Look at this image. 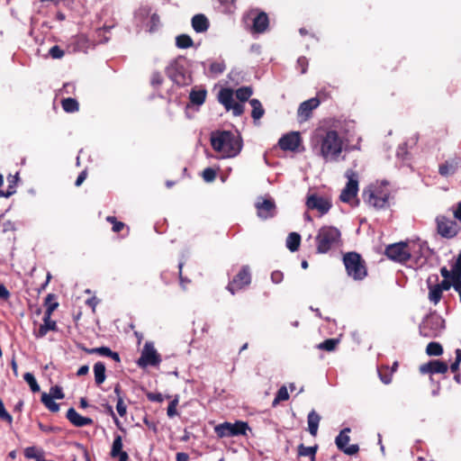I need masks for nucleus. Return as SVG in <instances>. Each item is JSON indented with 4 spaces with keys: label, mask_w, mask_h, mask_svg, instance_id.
Masks as SVG:
<instances>
[{
    "label": "nucleus",
    "mask_w": 461,
    "mask_h": 461,
    "mask_svg": "<svg viewBox=\"0 0 461 461\" xmlns=\"http://www.w3.org/2000/svg\"><path fill=\"white\" fill-rule=\"evenodd\" d=\"M211 144L215 151L221 153L223 158L237 156L242 148L240 136L228 131L212 133Z\"/></svg>",
    "instance_id": "obj_1"
},
{
    "label": "nucleus",
    "mask_w": 461,
    "mask_h": 461,
    "mask_svg": "<svg viewBox=\"0 0 461 461\" xmlns=\"http://www.w3.org/2000/svg\"><path fill=\"white\" fill-rule=\"evenodd\" d=\"M340 231L331 226H324L319 230L316 236L318 253H327L333 246L339 243Z\"/></svg>",
    "instance_id": "obj_2"
},
{
    "label": "nucleus",
    "mask_w": 461,
    "mask_h": 461,
    "mask_svg": "<svg viewBox=\"0 0 461 461\" xmlns=\"http://www.w3.org/2000/svg\"><path fill=\"white\" fill-rule=\"evenodd\" d=\"M342 151V141L335 131H330L321 140V154L326 160H337Z\"/></svg>",
    "instance_id": "obj_3"
},
{
    "label": "nucleus",
    "mask_w": 461,
    "mask_h": 461,
    "mask_svg": "<svg viewBox=\"0 0 461 461\" xmlns=\"http://www.w3.org/2000/svg\"><path fill=\"white\" fill-rule=\"evenodd\" d=\"M343 262L348 275L355 280H361L366 276V269L359 254L348 252L344 256Z\"/></svg>",
    "instance_id": "obj_4"
},
{
    "label": "nucleus",
    "mask_w": 461,
    "mask_h": 461,
    "mask_svg": "<svg viewBox=\"0 0 461 461\" xmlns=\"http://www.w3.org/2000/svg\"><path fill=\"white\" fill-rule=\"evenodd\" d=\"M249 429V424L241 420H238L235 423L226 421L214 427V431L219 438L246 435Z\"/></svg>",
    "instance_id": "obj_5"
},
{
    "label": "nucleus",
    "mask_w": 461,
    "mask_h": 461,
    "mask_svg": "<svg viewBox=\"0 0 461 461\" xmlns=\"http://www.w3.org/2000/svg\"><path fill=\"white\" fill-rule=\"evenodd\" d=\"M160 362V355L154 348L153 343L146 342L141 350L140 357L137 360V365L140 367L145 368L148 366H158Z\"/></svg>",
    "instance_id": "obj_6"
},
{
    "label": "nucleus",
    "mask_w": 461,
    "mask_h": 461,
    "mask_svg": "<svg viewBox=\"0 0 461 461\" xmlns=\"http://www.w3.org/2000/svg\"><path fill=\"white\" fill-rule=\"evenodd\" d=\"M346 177L348 179L346 186L340 194V200L344 203H350L358 191V176L356 172L351 169L346 171Z\"/></svg>",
    "instance_id": "obj_7"
},
{
    "label": "nucleus",
    "mask_w": 461,
    "mask_h": 461,
    "mask_svg": "<svg viewBox=\"0 0 461 461\" xmlns=\"http://www.w3.org/2000/svg\"><path fill=\"white\" fill-rule=\"evenodd\" d=\"M365 203L375 209H383L387 205L388 194L380 190H374L371 187L363 192Z\"/></svg>",
    "instance_id": "obj_8"
},
{
    "label": "nucleus",
    "mask_w": 461,
    "mask_h": 461,
    "mask_svg": "<svg viewBox=\"0 0 461 461\" xmlns=\"http://www.w3.org/2000/svg\"><path fill=\"white\" fill-rule=\"evenodd\" d=\"M385 254L389 258L398 262H406L411 258V253L405 242L389 245L385 249Z\"/></svg>",
    "instance_id": "obj_9"
},
{
    "label": "nucleus",
    "mask_w": 461,
    "mask_h": 461,
    "mask_svg": "<svg viewBox=\"0 0 461 461\" xmlns=\"http://www.w3.org/2000/svg\"><path fill=\"white\" fill-rule=\"evenodd\" d=\"M218 99L227 111L232 110L235 116H239L243 113V105L239 103H234L233 91L231 89H221L219 93Z\"/></svg>",
    "instance_id": "obj_10"
},
{
    "label": "nucleus",
    "mask_w": 461,
    "mask_h": 461,
    "mask_svg": "<svg viewBox=\"0 0 461 461\" xmlns=\"http://www.w3.org/2000/svg\"><path fill=\"white\" fill-rule=\"evenodd\" d=\"M438 232L444 238L451 239L456 236L459 230L457 223L451 221L445 216H438L437 218Z\"/></svg>",
    "instance_id": "obj_11"
},
{
    "label": "nucleus",
    "mask_w": 461,
    "mask_h": 461,
    "mask_svg": "<svg viewBox=\"0 0 461 461\" xmlns=\"http://www.w3.org/2000/svg\"><path fill=\"white\" fill-rule=\"evenodd\" d=\"M350 432L349 428H346L340 431L339 436H337L335 439V443L337 447L343 451L345 454L348 456L355 455L358 452L359 447L357 445H349L348 446V443L350 440V438L348 436V433Z\"/></svg>",
    "instance_id": "obj_12"
},
{
    "label": "nucleus",
    "mask_w": 461,
    "mask_h": 461,
    "mask_svg": "<svg viewBox=\"0 0 461 461\" xmlns=\"http://www.w3.org/2000/svg\"><path fill=\"white\" fill-rule=\"evenodd\" d=\"M306 206L310 210L318 211L322 215L330 211L331 203L328 198L313 194L307 197Z\"/></svg>",
    "instance_id": "obj_13"
},
{
    "label": "nucleus",
    "mask_w": 461,
    "mask_h": 461,
    "mask_svg": "<svg viewBox=\"0 0 461 461\" xmlns=\"http://www.w3.org/2000/svg\"><path fill=\"white\" fill-rule=\"evenodd\" d=\"M251 277L248 267H244L234 277L233 281L228 285L229 291L233 294L235 290L241 289L250 284Z\"/></svg>",
    "instance_id": "obj_14"
},
{
    "label": "nucleus",
    "mask_w": 461,
    "mask_h": 461,
    "mask_svg": "<svg viewBox=\"0 0 461 461\" xmlns=\"http://www.w3.org/2000/svg\"><path fill=\"white\" fill-rule=\"evenodd\" d=\"M301 140L298 132H291L284 135L278 141L283 150H295L300 145Z\"/></svg>",
    "instance_id": "obj_15"
},
{
    "label": "nucleus",
    "mask_w": 461,
    "mask_h": 461,
    "mask_svg": "<svg viewBox=\"0 0 461 461\" xmlns=\"http://www.w3.org/2000/svg\"><path fill=\"white\" fill-rule=\"evenodd\" d=\"M447 365L440 360H432L420 366L421 374H445L447 371Z\"/></svg>",
    "instance_id": "obj_16"
},
{
    "label": "nucleus",
    "mask_w": 461,
    "mask_h": 461,
    "mask_svg": "<svg viewBox=\"0 0 461 461\" xmlns=\"http://www.w3.org/2000/svg\"><path fill=\"white\" fill-rule=\"evenodd\" d=\"M258 217L267 219L274 215L275 203L268 199L258 200L256 203Z\"/></svg>",
    "instance_id": "obj_17"
},
{
    "label": "nucleus",
    "mask_w": 461,
    "mask_h": 461,
    "mask_svg": "<svg viewBox=\"0 0 461 461\" xmlns=\"http://www.w3.org/2000/svg\"><path fill=\"white\" fill-rule=\"evenodd\" d=\"M320 104L318 98H311L307 101L303 102L297 111V114L303 121H306L312 113V111L317 108Z\"/></svg>",
    "instance_id": "obj_18"
},
{
    "label": "nucleus",
    "mask_w": 461,
    "mask_h": 461,
    "mask_svg": "<svg viewBox=\"0 0 461 461\" xmlns=\"http://www.w3.org/2000/svg\"><path fill=\"white\" fill-rule=\"evenodd\" d=\"M66 417L76 427H84L93 423L92 419L81 416L74 408L68 410Z\"/></svg>",
    "instance_id": "obj_19"
},
{
    "label": "nucleus",
    "mask_w": 461,
    "mask_h": 461,
    "mask_svg": "<svg viewBox=\"0 0 461 461\" xmlns=\"http://www.w3.org/2000/svg\"><path fill=\"white\" fill-rule=\"evenodd\" d=\"M111 456L113 458L119 457V461H128L129 459L127 452L122 450V438L120 435L114 438L111 449Z\"/></svg>",
    "instance_id": "obj_20"
},
{
    "label": "nucleus",
    "mask_w": 461,
    "mask_h": 461,
    "mask_svg": "<svg viewBox=\"0 0 461 461\" xmlns=\"http://www.w3.org/2000/svg\"><path fill=\"white\" fill-rule=\"evenodd\" d=\"M57 324L50 317V313H45L43 318V324H41L36 333V337H44L49 330H56Z\"/></svg>",
    "instance_id": "obj_21"
},
{
    "label": "nucleus",
    "mask_w": 461,
    "mask_h": 461,
    "mask_svg": "<svg viewBox=\"0 0 461 461\" xmlns=\"http://www.w3.org/2000/svg\"><path fill=\"white\" fill-rule=\"evenodd\" d=\"M460 163L459 158H454L451 160L446 161L444 164L439 166L438 172L441 176H447L448 175H453Z\"/></svg>",
    "instance_id": "obj_22"
},
{
    "label": "nucleus",
    "mask_w": 461,
    "mask_h": 461,
    "mask_svg": "<svg viewBox=\"0 0 461 461\" xmlns=\"http://www.w3.org/2000/svg\"><path fill=\"white\" fill-rule=\"evenodd\" d=\"M83 350H85L88 354H100L102 356L110 357L116 362H120L119 354L112 351L107 347H100V348H83Z\"/></svg>",
    "instance_id": "obj_23"
},
{
    "label": "nucleus",
    "mask_w": 461,
    "mask_h": 461,
    "mask_svg": "<svg viewBox=\"0 0 461 461\" xmlns=\"http://www.w3.org/2000/svg\"><path fill=\"white\" fill-rule=\"evenodd\" d=\"M268 27V17L266 13H260L253 21V30L256 32H263Z\"/></svg>",
    "instance_id": "obj_24"
},
{
    "label": "nucleus",
    "mask_w": 461,
    "mask_h": 461,
    "mask_svg": "<svg viewBox=\"0 0 461 461\" xmlns=\"http://www.w3.org/2000/svg\"><path fill=\"white\" fill-rule=\"evenodd\" d=\"M320 420L321 417L315 411L308 414V430L313 437L317 435Z\"/></svg>",
    "instance_id": "obj_25"
},
{
    "label": "nucleus",
    "mask_w": 461,
    "mask_h": 461,
    "mask_svg": "<svg viewBox=\"0 0 461 461\" xmlns=\"http://www.w3.org/2000/svg\"><path fill=\"white\" fill-rule=\"evenodd\" d=\"M192 26L197 32H205L208 29V20L203 14H196L192 19Z\"/></svg>",
    "instance_id": "obj_26"
},
{
    "label": "nucleus",
    "mask_w": 461,
    "mask_h": 461,
    "mask_svg": "<svg viewBox=\"0 0 461 461\" xmlns=\"http://www.w3.org/2000/svg\"><path fill=\"white\" fill-rule=\"evenodd\" d=\"M431 277H429L428 279V284H429V300L433 303L434 304H437L440 299H441V296H442V291L440 289V287L438 285V284L436 285H431Z\"/></svg>",
    "instance_id": "obj_27"
},
{
    "label": "nucleus",
    "mask_w": 461,
    "mask_h": 461,
    "mask_svg": "<svg viewBox=\"0 0 461 461\" xmlns=\"http://www.w3.org/2000/svg\"><path fill=\"white\" fill-rule=\"evenodd\" d=\"M95 381L100 385L105 381V366L102 362H97L94 366Z\"/></svg>",
    "instance_id": "obj_28"
},
{
    "label": "nucleus",
    "mask_w": 461,
    "mask_h": 461,
    "mask_svg": "<svg viewBox=\"0 0 461 461\" xmlns=\"http://www.w3.org/2000/svg\"><path fill=\"white\" fill-rule=\"evenodd\" d=\"M301 242V236L296 232H291L286 239V247L294 252L299 249Z\"/></svg>",
    "instance_id": "obj_29"
},
{
    "label": "nucleus",
    "mask_w": 461,
    "mask_h": 461,
    "mask_svg": "<svg viewBox=\"0 0 461 461\" xmlns=\"http://www.w3.org/2000/svg\"><path fill=\"white\" fill-rule=\"evenodd\" d=\"M317 448V446L305 447L303 444H300L298 447V455L300 456H310L311 461H315Z\"/></svg>",
    "instance_id": "obj_30"
},
{
    "label": "nucleus",
    "mask_w": 461,
    "mask_h": 461,
    "mask_svg": "<svg viewBox=\"0 0 461 461\" xmlns=\"http://www.w3.org/2000/svg\"><path fill=\"white\" fill-rule=\"evenodd\" d=\"M249 104L252 106V118L254 120H259L264 115L265 113L261 103L258 99H251L249 101Z\"/></svg>",
    "instance_id": "obj_31"
},
{
    "label": "nucleus",
    "mask_w": 461,
    "mask_h": 461,
    "mask_svg": "<svg viewBox=\"0 0 461 461\" xmlns=\"http://www.w3.org/2000/svg\"><path fill=\"white\" fill-rule=\"evenodd\" d=\"M61 104H62V108L67 113L77 112V111H78V108H79L77 101L71 97L63 99L61 102Z\"/></svg>",
    "instance_id": "obj_32"
},
{
    "label": "nucleus",
    "mask_w": 461,
    "mask_h": 461,
    "mask_svg": "<svg viewBox=\"0 0 461 461\" xmlns=\"http://www.w3.org/2000/svg\"><path fill=\"white\" fill-rule=\"evenodd\" d=\"M54 398H52L51 395L48 394L47 393H43L41 394V402L44 403V405L53 412H56L59 410V406L58 403H56L53 401Z\"/></svg>",
    "instance_id": "obj_33"
},
{
    "label": "nucleus",
    "mask_w": 461,
    "mask_h": 461,
    "mask_svg": "<svg viewBox=\"0 0 461 461\" xmlns=\"http://www.w3.org/2000/svg\"><path fill=\"white\" fill-rule=\"evenodd\" d=\"M176 44L179 49H186V48L192 47L194 44V41L189 35L181 34L176 37Z\"/></svg>",
    "instance_id": "obj_34"
},
{
    "label": "nucleus",
    "mask_w": 461,
    "mask_h": 461,
    "mask_svg": "<svg viewBox=\"0 0 461 461\" xmlns=\"http://www.w3.org/2000/svg\"><path fill=\"white\" fill-rule=\"evenodd\" d=\"M206 97V91L205 90H198V91H192L190 93V100L194 104H203L205 101Z\"/></svg>",
    "instance_id": "obj_35"
},
{
    "label": "nucleus",
    "mask_w": 461,
    "mask_h": 461,
    "mask_svg": "<svg viewBox=\"0 0 461 461\" xmlns=\"http://www.w3.org/2000/svg\"><path fill=\"white\" fill-rule=\"evenodd\" d=\"M429 356H440L443 353L442 346L438 342H429L426 348Z\"/></svg>",
    "instance_id": "obj_36"
},
{
    "label": "nucleus",
    "mask_w": 461,
    "mask_h": 461,
    "mask_svg": "<svg viewBox=\"0 0 461 461\" xmlns=\"http://www.w3.org/2000/svg\"><path fill=\"white\" fill-rule=\"evenodd\" d=\"M252 93L251 87L244 86L236 90V96L240 102H245L251 96Z\"/></svg>",
    "instance_id": "obj_37"
},
{
    "label": "nucleus",
    "mask_w": 461,
    "mask_h": 461,
    "mask_svg": "<svg viewBox=\"0 0 461 461\" xmlns=\"http://www.w3.org/2000/svg\"><path fill=\"white\" fill-rule=\"evenodd\" d=\"M288 399H289V393H288L287 388H286V386L283 385L277 391L276 396L273 401V405L276 406L280 402L286 401Z\"/></svg>",
    "instance_id": "obj_38"
},
{
    "label": "nucleus",
    "mask_w": 461,
    "mask_h": 461,
    "mask_svg": "<svg viewBox=\"0 0 461 461\" xmlns=\"http://www.w3.org/2000/svg\"><path fill=\"white\" fill-rule=\"evenodd\" d=\"M23 378L26 381V383L30 385V388L33 393H37L40 391V386L32 374L25 373Z\"/></svg>",
    "instance_id": "obj_39"
},
{
    "label": "nucleus",
    "mask_w": 461,
    "mask_h": 461,
    "mask_svg": "<svg viewBox=\"0 0 461 461\" xmlns=\"http://www.w3.org/2000/svg\"><path fill=\"white\" fill-rule=\"evenodd\" d=\"M339 340L335 339H329L324 340L322 343L319 345V348L324 349L326 351H332L335 349L338 345Z\"/></svg>",
    "instance_id": "obj_40"
},
{
    "label": "nucleus",
    "mask_w": 461,
    "mask_h": 461,
    "mask_svg": "<svg viewBox=\"0 0 461 461\" xmlns=\"http://www.w3.org/2000/svg\"><path fill=\"white\" fill-rule=\"evenodd\" d=\"M451 274H452L453 284L455 282H460L461 281V264H459L458 262L456 261V263L454 264V266L452 267Z\"/></svg>",
    "instance_id": "obj_41"
},
{
    "label": "nucleus",
    "mask_w": 461,
    "mask_h": 461,
    "mask_svg": "<svg viewBox=\"0 0 461 461\" xmlns=\"http://www.w3.org/2000/svg\"><path fill=\"white\" fill-rule=\"evenodd\" d=\"M0 418L8 423H12L13 418L12 416L6 411L3 401L0 399Z\"/></svg>",
    "instance_id": "obj_42"
},
{
    "label": "nucleus",
    "mask_w": 461,
    "mask_h": 461,
    "mask_svg": "<svg viewBox=\"0 0 461 461\" xmlns=\"http://www.w3.org/2000/svg\"><path fill=\"white\" fill-rule=\"evenodd\" d=\"M216 173L212 168H205L203 172V177L206 182H212L214 180Z\"/></svg>",
    "instance_id": "obj_43"
},
{
    "label": "nucleus",
    "mask_w": 461,
    "mask_h": 461,
    "mask_svg": "<svg viewBox=\"0 0 461 461\" xmlns=\"http://www.w3.org/2000/svg\"><path fill=\"white\" fill-rule=\"evenodd\" d=\"M49 53L53 59H61L64 56V51L57 45L51 47Z\"/></svg>",
    "instance_id": "obj_44"
},
{
    "label": "nucleus",
    "mask_w": 461,
    "mask_h": 461,
    "mask_svg": "<svg viewBox=\"0 0 461 461\" xmlns=\"http://www.w3.org/2000/svg\"><path fill=\"white\" fill-rule=\"evenodd\" d=\"M3 182H4L3 175L0 174V186L3 185ZM14 193H15V189H14L13 185H10V186H8V189L6 192L0 190V197L7 198V197H10L11 195H13Z\"/></svg>",
    "instance_id": "obj_45"
},
{
    "label": "nucleus",
    "mask_w": 461,
    "mask_h": 461,
    "mask_svg": "<svg viewBox=\"0 0 461 461\" xmlns=\"http://www.w3.org/2000/svg\"><path fill=\"white\" fill-rule=\"evenodd\" d=\"M50 395H51L52 398H55V399H63L64 398V393L62 392V389L57 385L50 388Z\"/></svg>",
    "instance_id": "obj_46"
},
{
    "label": "nucleus",
    "mask_w": 461,
    "mask_h": 461,
    "mask_svg": "<svg viewBox=\"0 0 461 461\" xmlns=\"http://www.w3.org/2000/svg\"><path fill=\"white\" fill-rule=\"evenodd\" d=\"M116 410L121 417H123L126 414V405L121 396L118 398Z\"/></svg>",
    "instance_id": "obj_47"
},
{
    "label": "nucleus",
    "mask_w": 461,
    "mask_h": 461,
    "mask_svg": "<svg viewBox=\"0 0 461 461\" xmlns=\"http://www.w3.org/2000/svg\"><path fill=\"white\" fill-rule=\"evenodd\" d=\"M177 402H178L177 399H175L169 403V405L167 407V411L168 417L171 418L176 414Z\"/></svg>",
    "instance_id": "obj_48"
},
{
    "label": "nucleus",
    "mask_w": 461,
    "mask_h": 461,
    "mask_svg": "<svg viewBox=\"0 0 461 461\" xmlns=\"http://www.w3.org/2000/svg\"><path fill=\"white\" fill-rule=\"evenodd\" d=\"M24 456L27 458H37V460L39 459L38 455H37V450L34 447H26L24 450Z\"/></svg>",
    "instance_id": "obj_49"
},
{
    "label": "nucleus",
    "mask_w": 461,
    "mask_h": 461,
    "mask_svg": "<svg viewBox=\"0 0 461 461\" xmlns=\"http://www.w3.org/2000/svg\"><path fill=\"white\" fill-rule=\"evenodd\" d=\"M456 361L450 366V369L452 372H456L459 366V363L461 361V349H456Z\"/></svg>",
    "instance_id": "obj_50"
},
{
    "label": "nucleus",
    "mask_w": 461,
    "mask_h": 461,
    "mask_svg": "<svg viewBox=\"0 0 461 461\" xmlns=\"http://www.w3.org/2000/svg\"><path fill=\"white\" fill-rule=\"evenodd\" d=\"M150 23L151 25L149 28V32H154L159 24V17L158 14H152V16L150 17Z\"/></svg>",
    "instance_id": "obj_51"
},
{
    "label": "nucleus",
    "mask_w": 461,
    "mask_h": 461,
    "mask_svg": "<svg viewBox=\"0 0 461 461\" xmlns=\"http://www.w3.org/2000/svg\"><path fill=\"white\" fill-rule=\"evenodd\" d=\"M440 287L441 291H447L453 286V282L451 283L448 279H444L440 284H438Z\"/></svg>",
    "instance_id": "obj_52"
},
{
    "label": "nucleus",
    "mask_w": 461,
    "mask_h": 461,
    "mask_svg": "<svg viewBox=\"0 0 461 461\" xmlns=\"http://www.w3.org/2000/svg\"><path fill=\"white\" fill-rule=\"evenodd\" d=\"M283 274L279 271L273 272L271 275V279L274 283L278 284L282 281Z\"/></svg>",
    "instance_id": "obj_53"
},
{
    "label": "nucleus",
    "mask_w": 461,
    "mask_h": 461,
    "mask_svg": "<svg viewBox=\"0 0 461 461\" xmlns=\"http://www.w3.org/2000/svg\"><path fill=\"white\" fill-rule=\"evenodd\" d=\"M453 215L455 219L461 221V202L456 204V207L453 210Z\"/></svg>",
    "instance_id": "obj_54"
},
{
    "label": "nucleus",
    "mask_w": 461,
    "mask_h": 461,
    "mask_svg": "<svg viewBox=\"0 0 461 461\" xmlns=\"http://www.w3.org/2000/svg\"><path fill=\"white\" fill-rule=\"evenodd\" d=\"M10 296V293L6 289V287L4 285H0V298L1 299H8Z\"/></svg>",
    "instance_id": "obj_55"
},
{
    "label": "nucleus",
    "mask_w": 461,
    "mask_h": 461,
    "mask_svg": "<svg viewBox=\"0 0 461 461\" xmlns=\"http://www.w3.org/2000/svg\"><path fill=\"white\" fill-rule=\"evenodd\" d=\"M86 178V171H82L79 176H77V180H76V183L75 185L77 186H79L82 185V183L85 181V179Z\"/></svg>",
    "instance_id": "obj_56"
},
{
    "label": "nucleus",
    "mask_w": 461,
    "mask_h": 461,
    "mask_svg": "<svg viewBox=\"0 0 461 461\" xmlns=\"http://www.w3.org/2000/svg\"><path fill=\"white\" fill-rule=\"evenodd\" d=\"M379 375L384 384H388L392 382V373L390 375H383L381 372H379Z\"/></svg>",
    "instance_id": "obj_57"
},
{
    "label": "nucleus",
    "mask_w": 461,
    "mask_h": 461,
    "mask_svg": "<svg viewBox=\"0 0 461 461\" xmlns=\"http://www.w3.org/2000/svg\"><path fill=\"white\" fill-rule=\"evenodd\" d=\"M440 274L444 277V279H449V278L452 279L451 271L447 270V268L446 267H444L440 269Z\"/></svg>",
    "instance_id": "obj_58"
},
{
    "label": "nucleus",
    "mask_w": 461,
    "mask_h": 461,
    "mask_svg": "<svg viewBox=\"0 0 461 461\" xmlns=\"http://www.w3.org/2000/svg\"><path fill=\"white\" fill-rule=\"evenodd\" d=\"M88 371H89L88 366L85 365V366H82L81 367H79V369L77 372V375L78 376H82V375H86L88 373Z\"/></svg>",
    "instance_id": "obj_59"
},
{
    "label": "nucleus",
    "mask_w": 461,
    "mask_h": 461,
    "mask_svg": "<svg viewBox=\"0 0 461 461\" xmlns=\"http://www.w3.org/2000/svg\"><path fill=\"white\" fill-rule=\"evenodd\" d=\"M123 227H124V223L117 221L116 222H114V224L113 226V230L114 232H119L123 229Z\"/></svg>",
    "instance_id": "obj_60"
},
{
    "label": "nucleus",
    "mask_w": 461,
    "mask_h": 461,
    "mask_svg": "<svg viewBox=\"0 0 461 461\" xmlns=\"http://www.w3.org/2000/svg\"><path fill=\"white\" fill-rule=\"evenodd\" d=\"M189 456L186 453L179 452L176 454V461H188Z\"/></svg>",
    "instance_id": "obj_61"
},
{
    "label": "nucleus",
    "mask_w": 461,
    "mask_h": 461,
    "mask_svg": "<svg viewBox=\"0 0 461 461\" xmlns=\"http://www.w3.org/2000/svg\"><path fill=\"white\" fill-rule=\"evenodd\" d=\"M7 181L9 183V186L13 185L14 188L18 181V176H9Z\"/></svg>",
    "instance_id": "obj_62"
},
{
    "label": "nucleus",
    "mask_w": 461,
    "mask_h": 461,
    "mask_svg": "<svg viewBox=\"0 0 461 461\" xmlns=\"http://www.w3.org/2000/svg\"><path fill=\"white\" fill-rule=\"evenodd\" d=\"M453 287L459 294L460 302H461V281L460 282H455L453 284Z\"/></svg>",
    "instance_id": "obj_63"
},
{
    "label": "nucleus",
    "mask_w": 461,
    "mask_h": 461,
    "mask_svg": "<svg viewBox=\"0 0 461 461\" xmlns=\"http://www.w3.org/2000/svg\"><path fill=\"white\" fill-rule=\"evenodd\" d=\"M86 303H87L88 305H90V306L93 308V310H95V306H96V304H97L96 298H95V297H93V298H91V299H88V300L86 301Z\"/></svg>",
    "instance_id": "obj_64"
}]
</instances>
